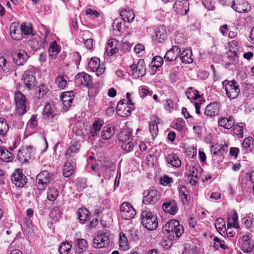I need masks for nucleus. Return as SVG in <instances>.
Wrapping results in <instances>:
<instances>
[{"label": "nucleus", "instance_id": "obj_1", "mask_svg": "<svg viewBox=\"0 0 254 254\" xmlns=\"http://www.w3.org/2000/svg\"><path fill=\"white\" fill-rule=\"evenodd\" d=\"M164 234L168 235L170 240H176L179 239L184 232V229L180 222L177 220H171L166 223L163 227Z\"/></svg>", "mask_w": 254, "mask_h": 254}, {"label": "nucleus", "instance_id": "obj_2", "mask_svg": "<svg viewBox=\"0 0 254 254\" xmlns=\"http://www.w3.org/2000/svg\"><path fill=\"white\" fill-rule=\"evenodd\" d=\"M142 224L148 230H154L157 228L158 222L156 214L150 210H144L142 211Z\"/></svg>", "mask_w": 254, "mask_h": 254}, {"label": "nucleus", "instance_id": "obj_3", "mask_svg": "<svg viewBox=\"0 0 254 254\" xmlns=\"http://www.w3.org/2000/svg\"><path fill=\"white\" fill-rule=\"evenodd\" d=\"M35 149L31 146L21 148L17 153L18 160L21 163L28 162L35 158Z\"/></svg>", "mask_w": 254, "mask_h": 254}, {"label": "nucleus", "instance_id": "obj_4", "mask_svg": "<svg viewBox=\"0 0 254 254\" xmlns=\"http://www.w3.org/2000/svg\"><path fill=\"white\" fill-rule=\"evenodd\" d=\"M26 98L21 92H16L14 94V101L15 103L17 113L19 115H23L26 113Z\"/></svg>", "mask_w": 254, "mask_h": 254}, {"label": "nucleus", "instance_id": "obj_5", "mask_svg": "<svg viewBox=\"0 0 254 254\" xmlns=\"http://www.w3.org/2000/svg\"><path fill=\"white\" fill-rule=\"evenodd\" d=\"M226 94L230 99L237 98L240 93L238 83L234 80L229 81L225 85Z\"/></svg>", "mask_w": 254, "mask_h": 254}, {"label": "nucleus", "instance_id": "obj_6", "mask_svg": "<svg viewBox=\"0 0 254 254\" xmlns=\"http://www.w3.org/2000/svg\"><path fill=\"white\" fill-rule=\"evenodd\" d=\"M120 210L122 218L126 220L133 218L136 214V211L129 202H125L122 203Z\"/></svg>", "mask_w": 254, "mask_h": 254}, {"label": "nucleus", "instance_id": "obj_7", "mask_svg": "<svg viewBox=\"0 0 254 254\" xmlns=\"http://www.w3.org/2000/svg\"><path fill=\"white\" fill-rule=\"evenodd\" d=\"M130 68L132 71V75L134 78L142 77L146 73V67L143 59L139 60L137 64H132L130 65Z\"/></svg>", "mask_w": 254, "mask_h": 254}, {"label": "nucleus", "instance_id": "obj_8", "mask_svg": "<svg viewBox=\"0 0 254 254\" xmlns=\"http://www.w3.org/2000/svg\"><path fill=\"white\" fill-rule=\"evenodd\" d=\"M144 194L142 203L145 205L154 204L160 198V195L155 190H148Z\"/></svg>", "mask_w": 254, "mask_h": 254}, {"label": "nucleus", "instance_id": "obj_9", "mask_svg": "<svg viewBox=\"0 0 254 254\" xmlns=\"http://www.w3.org/2000/svg\"><path fill=\"white\" fill-rule=\"evenodd\" d=\"M88 66L93 72H95L97 76L102 74L105 70L103 65H100V60L97 57L92 58L89 62Z\"/></svg>", "mask_w": 254, "mask_h": 254}, {"label": "nucleus", "instance_id": "obj_10", "mask_svg": "<svg viewBox=\"0 0 254 254\" xmlns=\"http://www.w3.org/2000/svg\"><path fill=\"white\" fill-rule=\"evenodd\" d=\"M12 182L18 188L23 187L27 182V179L22 173L20 169H17L12 174L11 177Z\"/></svg>", "mask_w": 254, "mask_h": 254}, {"label": "nucleus", "instance_id": "obj_11", "mask_svg": "<svg viewBox=\"0 0 254 254\" xmlns=\"http://www.w3.org/2000/svg\"><path fill=\"white\" fill-rule=\"evenodd\" d=\"M109 243V238L106 233L98 234L93 240V247L96 249L106 247Z\"/></svg>", "mask_w": 254, "mask_h": 254}, {"label": "nucleus", "instance_id": "obj_12", "mask_svg": "<svg viewBox=\"0 0 254 254\" xmlns=\"http://www.w3.org/2000/svg\"><path fill=\"white\" fill-rule=\"evenodd\" d=\"M174 8L179 14L186 15L189 10V2L188 0H177L174 4Z\"/></svg>", "mask_w": 254, "mask_h": 254}, {"label": "nucleus", "instance_id": "obj_13", "mask_svg": "<svg viewBox=\"0 0 254 254\" xmlns=\"http://www.w3.org/2000/svg\"><path fill=\"white\" fill-rule=\"evenodd\" d=\"M231 7L240 13L248 12L251 9V6L245 0H233Z\"/></svg>", "mask_w": 254, "mask_h": 254}, {"label": "nucleus", "instance_id": "obj_14", "mask_svg": "<svg viewBox=\"0 0 254 254\" xmlns=\"http://www.w3.org/2000/svg\"><path fill=\"white\" fill-rule=\"evenodd\" d=\"M22 80L25 87L28 89H31L36 85L35 78L32 71H25L22 75Z\"/></svg>", "mask_w": 254, "mask_h": 254}, {"label": "nucleus", "instance_id": "obj_15", "mask_svg": "<svg viewBox=\"0 0 254 254\" xmlns=\"http://www.w3.org/2000/svg\"><path fill=\"white\" fill-rule=\"evenodd\" d=\"M75 82L77 83H81L82 85L88 87L92 84L91 76L84 72L78 73L75 77Z\"/></svg>", "mask_w": 254, "mask_h": 254}, {"label": "nucleus", "instance_id": "obj_16", "mask_svg": "<svg viewBox=\"0 0 254 254\" xmlns=\"http://www.w3.org/2000/svg\"><path fill=\"white\" fill-rule=\"evenodd\" d=\"M27 54L23 50H19L13 55V60L17 65H23L28 59Z\"/></svg>", "mask_w": 254, "mask_h": 254}, {"label": "nucleus", "instance_id": "obj_17", "mask_svg": "<svg viewBox=\"0 0 254 254\" xmlns=\"http://www.w3.org/2000/svg\"><path fill=\"white\" fill-rule=\"evenodd\" d=\"M155 41L161 43L164 42L167 38V33L166 27L163 25H160L155 30Z\"/></svg>", "mask_w": 254, "mask_h": 254}, {"label": "nucleus", "instance_id": "obj_18", "mask_svg": "<svg viewBox=\"0 0 254 254\" xmlns=\"http://www.w3.org/2000/svg\"><path fill=\"white\" fill-rule=\"evenodd\" d=\"M219 113V106L217 102L211 103L205 108L204 114L209 117L218 115Z\"/></svg>", "mask_w": 254, "mask_h": 254}, {"label": "nucleus", "instance_id": "obj_19", "mask_svg": "<svg viewBox=\"0 0 254 254\" xmlns=\"http://www.w3.org/2000/svg\"><path fill=\"white\" fill-rule=\"evenodd\" d=\"M79 150V147L78 144L71 146L65 152V157L68 161L75 162L77 154Z\"/></svg>", "mask_w": 254, "mask_h": 254}, {"label": "nucleus", "instance_id": "obj_20", "mask_svg": "<svg viewBox=\"0 0 254 254\" xmlns=\"http://www.w3.org/2000/svg\"><path fill=\"white\" fill-rule=\"evenodd\" d=\"M87 243L84 239H77L74 246L75 254H86Z\"/></svg>", "mask_w": 254, "mask_h": 254}, {"label": "nucleus", "instance_id": "obj_21", "mask_svg": "<svg viewBox=\"0 0 254 254\" xmlns=\"http://www.w3.org/2000/svg\"><path fill=\"white\" fill-rule=\"evenodd\" d=\"M181 52V49L176 46H174L172 48L167 51L164 57L165 61L171 62L175 60Z\"/></svg>", "mask_w": 254, "mask_h": 254}, {"label": "nucleus", "instance_id": "obj_22", "mask_svg": "<svg viewBox=\"0 0 254 254\" xmlns=\"http://www.w3.org/2000/svg\"><path fill=\"white\" fill-rule=\"evenodd\" d=\"M19 27V24L17 22H13L11 24L9 28L11 37L14 40L18 41L20 40L22 37L20 30H17Z\"/></svg>", "mask_w": 254, "mask_h": 254}, {"label": "nucleus", "instance_id": "obj_23", "mask_svg": "<svg viewBox=\"0 0 254 254\" xmlns=\"http://www.w3.org/2000/svg\"><path fill=\"white\" fill-rule=\"evenodd\" d=\"M45 39L37 35L29 41V44L32 49L36 51L44 47Z\"/></svg>", "mask_w": 254, "mask_h": 254}, {"label": "nucleus", "instance_id": "obj_24", "mask_svg": "<svg viewBox=\"0 0 254 254\" xmlns=\"http://www.w3.org/2000/svg\"><path fill=\"white\" fill-rule=\"evenodd\" d=\"M50 181V175L48 171H44L39 173L36 178V183L43 187L48 185Z\"/></svg>", "mask_w": 254, "mask_h": 254}, {"label": "nucleus", "instance_id": "obj_25", "mask_svg": "<svg viewBox=\"0 0 254 254\" xmlns=\"http://www.w3.org/2000/svg\"><path fill=\"white\" fill-rule=\"evenodd\" d=\"M162 209L166 213L171 215H175L178 211L177 204L174 201L164 202Z\"/></svg>", "mask_w": 254, "mask_h": 254}, {"label": "nucleus", "instance_id": "obj_26", "mask_svg": "<svg viewBox=\"0 0 254 254\" xmlns=\"http://www.w3.org/2000/svg\"><path fill=\"white\" fill-rule=\"evenodd\" d=\"M117 43L115 39H111L108 41L106 48V53L108 56H112L118 52Z\"/></svg>", "mask_w": 254, "mask_h": 254}, {"label": "nucleus", "instance_id": "obj_27", "mask_svg": "<svg viewBox=\"0 0 254 254\" xmlns=\"http://www.w3.org/2000/svg\"><path fill=\"white\" fill-rule=\"evenodd\" d=\"M179 193L184 205H188L190 200L189 192L186 187L182 186L179 189Z\"/></svg>", "mask_w": 254, "mask_h": 254}, {"label": "nucleus", "instance_id": "obj_28", "mask_svg": "<svg viewBox=\"0 0 254 254\" xmlns=\"http://www.w3.org/2000/svg\"><path fill=\"white\" fill-rule=\"evenodd\" d=\"M218 122L220 126L226 129H230L234 124V119L232 116H229V118L221 117Z\"/></svg>", "mask_w": 254, "mask_h": 254}, {"label": "nucleus", "instance_id": "obj_29", "mask_svg": "<svg viewBox=\"0 0 254 254\" xmlns=\"http://www.w3.org/2000/svg\"><path fill=\"white\" fill-rule=\"evenodd\" d=\"M75 162L66 160L64 167L63 175L65 177H70L74 172Z\"/></svg>", "mask_w": 254, "mask_h": 254}, {"label": "nucleus", "instance_id": "obj_30", "mask_svg": "<svg viewBox=\"0 0 254 254\" xmlns=\"http://www.w3.org/2000/svg\"><path fill=\"white\" fill-rule=\"evenodd\" d=\"M14 158L13 153L9 152L4 147H0V159L6 162H9L12 160Z\"/></svg>", "mask_w": 254, "mask_h": 254}, {"label": "nucleus", "instance_id": "obj_31", "mask_svg": "<svg viewBox=\"0 0 254 254\" xmlns=\"http://www.w3.org/2000/svg\"><path fill=\"white\" fill-rule=\"evenodd\" d=\"M191 51L189 49H186L179 54L182 62L185 64H190L192 63L193 60L191 58Z\"/></svg>", "mask_w": 254, "mask_h": 254}, {"label": "nucleus", "instance_id": "obj_32", "mask_svg": "<svg viewBox=\"0 0 254 254\" xmlns=\"http://www.w3.org/2000/svg\"><path fill=\"white\" fill-rule=\"evenodd\" d=\"M114 127L112 126H105L101 131V136L105 140H108L111 138L114 134Z\"/></svg>", "mask_w": 254, "mask_h": 254}, {"label": "nucleus", "instance_id": "obj_33", "mask_svg": "<svg viewBox=\"0 0 254 254\" xmlns=\"http://www.w3.org/2000/svg\"><path fill=\"white\" fill-rule=\"evenodd\" d=\"M167 162L172 166L175 167H179L181 165V161L178 156L174 154L171 153L169 154L166 158Z\"/></svg>", "mask_w": 254, "mask_h": 254}, {"label": "nucleus", "instance_id": "obj_34", "mask_svg": "<svg viewBox=\"0 0 254 254\" xmlns=\"http://www.w3.org/2000/svg\"><path fill=\"white\" fill-rule=\"evenodd\" d=\"M102 127V124L101 123V121H95L93 123L92 126L91 127L90 131L89 132V134L92 137L97 136L98 134H99V133L101 130Z\"/></svg>", "mask_w": 254, "mask_h": 254}, {"label": "nucleus", "instance_id": "obj_35", "mask_svg": "<svg viewBox=\"0 0 254 254\" xmlns=\"http://www.w3.org/2000/svg\"><path fill=\"white\" fill-rule=\"evenodd\" d=\"M238 215L236 211H234L228 217V224L227 226L229 227H234L235 228H238L239 225L238 223Z\"/></svg>", "mask_w": 254, "mask_h": 254}, {"label": "nucleus", "instance_id": "obj_36", "mask_svg": "<svg viewBox=\"0 0 254 254\" xmlns=\"http://www.w3.org/2000/svg\"><path fill=\"white\" fill-rule=\"evenodd\" d=\"M126 106H121L119 107V105H117V114L121 117H127L129 116L131 111L133 110V107L127 106V112H125V108Z\"/></svg>", "mask_w": 254, "mask_h": 254}, {"label": "nucleus", "instance_id": "obj_37", "mask_svg": "<svg viewBox=\"0 0 254 254\" xmlns=\"http://www.w3.org/2000/svg\"><path fill=\"white\" fill-rule=\"evenodd\" d=\"M119 246L121 249L123 251L127 250L129 249L127 238L123 233H120Z\"/></svg>", "mask_w": 254, "mask_h": 254}, {"label": "nucleus", "instance_id": "obj_38", "mask_svg": "<svg viewBox=\"0 0 254 254\" xmlns=\"http://www.w3.org/2000/svg\"><path fill=\"white\" fill-rule=\"evenodd\" d=\"M163 63V59L160 56H155L153 57L152 60L151 64H152V72L151 73V74L153 75L155 74L156 70L154 69V67L156 68H158L160 67Z\"/></svg>", "mask_w": 254, "mask_h": 254}, {"label": "nucleus", "instance_id": "obj_39", "mask_svg": "<svg viewBox=\"0 0 254 254\" xmlns=\"http://www.w3.org/2000/svg\"><path fill=\"white\" fill-rule=\"evenodd\" d=\"M60 52L59 48L56 41L50 44L49 49V56L53 59H55Z\"/></svg>", "mask_w": 254, "mask_h": 254}, {"label": "nucleus", "instance_id": "obj_40", "mask_svg": "<svg viewBox=\"0 0 254 254\" xmlns=\"http://www.w3.org/2000/svg\"><path fill=\"white\" fill-rule=\"evenodd\" d=\"M121 16L122 17V19L124 21H127V22H130L134 18V14L132 10H122L121 12Z\"/></svg>", "mask_w": 254, "mask_h": 254}, {"label": "nucleus", "instance_id": "obj_41", "mask_svg": "<svg viewBox=\"0 0 254 254\" xmlns=\"http://www.w3.org/2000/svg\"><path fill=\"white\" fill-rule=\"evenodd\" d=\"M59 191L58 189L53 187L50 188L47 191V198L51 201H54L59 195Z\"/></svg>", "mask_w": 254, "mask_h": 254}, {"label": "nucleus", "instance_id": "obj_42", "mask_svg": "<svg viewBox=\"0 0 254 254\" xmlns=\"http://www.w3.org/2000/svg\"><path fill=\"white\" fill-rule=\"evenodd\" d=\"M84 127V124L81 121L76 122L73 127L72 130L77 135H81L84 134L82 130Z\"/></svg>", "mask_w": 254, "mask_h": 254}, {"label": "nucleus", "instance_id": "obj_43", "mask_svg": "<svg viewBox=\"0 0 254 254\" xmlns=\"http://www.w3.org/2000/svg\"><path fill=\"white\" fill-rule=\"evenodd\" d=\"M8 130V126L6 120L0 118V137H3Z\"/></svg>", "mask_w": 254, "mask_h": 254}, {"label": "nucleus", "instance_id": "obj_44", "mask_svg": "<svg viewBox=\"0 0 254 254\" xmlns=\"http://www.w3.org/2000/svg\"><path fill=\"white\" fill-rule=\"evenodd\" d=\"M71 245L67 242H64L61 244L59 248V251L60 254H67L71 251Z\"/></svg>", "mask_w": 254, "mask_h": 254}, {"label": "nucleus", "instance_id": "obj_45", "mask_svg": "<svg viewBox=\"0 0 254 254\" xmlns=\"http://www.w3.org/2000/svg\"><path fill=\"white\" fill-rule=\"evenodd\" d=\"M131 134L132 132L129 130H123L118 135L119 140L121 142H126L130 138Z\"/></svg>", "mask_w": 254, "mask_h": 254}, {"label": "nucleus", "instance_id": "obj_46", "mask_svg": "<svg viewBox=\"0 0 254 254\" xmlns=\"http://www.w3.org/2000/svg\"><path fill=\"white\" fill-rule=\"evenodd\" d=\"M89 212L86 209L80 208L78 210V219L81 223H83L89 217Z\"/></svg>", "mask_w": 254, "mask_h": 254}, {"label": "nucleus", "instance_id": "obj_47", "mask_svg": "<svg viewBox=\"0 0 254 254\" xmlns=\"http://www.w3.org/2000/svg\"><path fill=\"white\" fill-rule=\"evenodd\" d=\"M43 115L48 118H54L56 114L54 113L53 108L50 104L45 105Z\"/></svg>", "mask_w": 254, "mask_h": 254}, {"label": "nucleus", "instance_id": "obj_48", "mask_svg": "<svg viewBox=\"0 0 254 254\" xmlns=\"http://www.w3.org/2000/svg\"><path fill=\"white\" fill-rule=\"evenodd\" d=\"M48 91L49 90L45 84H42L39 86V89L37 93L36 94V96L38 99H42Z\"/></svg>", "mask_w": 254, "mask_h": 254}, {"label": "nucleus", "instance_id": "obj_49", "mask_svg": "<svg viewBox=\"0 0 254 254\" xmlns=\"http://www.w3.org/2000/svg\"><path fill=\"white\" fill-rule=\"evenodd\" d=\"M149 131L152 136L154 138L157 135L158 132V126L156 121H152L149 124Z\"/></svg>", "mask_w": 254, "mask_h": 254}, {"label": "nucleus", "instance_id": "obj_50", "mask_svg": "<svg viewBox=\"0 0 254 254\" xmlns=\"http://www.w3.org/2000/svg\"><path fill=\"white\" fill-rule=\"evenodd\" d=\"M0 68H1L4 72H8L10 69V66L7 60L1 55H0Z\"/></svg>", "mask_w": 254, "mask_h": 254}, {"label": "nucleus", "instance_id": "obj_51", "mask_svg": "<svg viewBox=\"0 0 254 254\" xmlns=\"http://www.w3.org/2000/svg\"><path fill=\"white\" fill-rule=\"evenodd\" d=\"M233 134L236 135L238 138L243 137V128L239 125L233 126Z\"/></svg>", "mask_w": 254, "mask_h": 254}, {"label": "nucleus", "instance_id": "obj_52", "mask_svg": "<svg viewBox=\"0 0 254 254\" xmlns=\"http://www.w3.org/2000/svg\"><path fill=\"white\" fill-rule=\"evenodd\" d=\"M215 226L217 230L220 233L223 229H225V223L224 220L221 218H218L215 220Z\"/></svg>", "mask_w": 254, "mask_h": 254}, {"label": "nucleus", "instance_id": "obj_53", "mask_svg": "<svg viewBox=\"0 0 254 254\" xmlns=\"http://www.w3.org/2000/svg\"><path fill=\"white\" fill-rule=\"evenodd\" d=\"M56 82L58 86L61 89H64L66 85V80L64 76L59 75L56 78Z\"/></svg>", "mask_w": 254, "mask_h": 254}, {"label": "nucleus", "instance_id": "obj_54", "mask_svg": "<svg viewBox=\"0 0 254 254\" xmlns=\"http://www.w3.org/2000/svg\"><path fill=\"white\" fill-rule=\"evenodd\" d=\"M254 248V245L252 243L245 242L243 243L242 245V250L245 253L251 252Z\"/></svg>", "mask_w": 254, "mask_h": 254}, {"label": "nucleus", "instance_id": "obj_55", "mask_svg": "<svg viewBox=\"0 0 254 254\" xmlns=\"http://www.w3.org/2000/svg\"><path fill=\"white\" fill-rule=\"evenodd\" d=\"M139 92L140 96L142 98H144L147 95L151 96L152 94V91H150L147 88H145L144 86H140L139 88Z\"/></svg>", "mask_w": 254, "mask_h": 254}, {"label": "nucleus", "instance_id": "obj_56", "mask_svg": "<svg viewBox=\"0 0 254 254\" xmlns=\"http://www.w3.org/2000/svg\"><path fill=\"white\" fill-rule=\"evenodd\" d=\"M20 31L22 34L25 35H28L31 34L32 32V28L28 26H26L24 24H21L20 26Z\"/></svg>", "mask_w": 254, "mask_h": 254}, {"label": "nucleus", "instance_id": "obj_57", "mask_svg": "<svg viewBox=\"0 0 254 254\" xmlns=\"http://www.w3.org/2000/svg\"><path fill=\"white\" fill-rule=\"evenodd\" d=\"M160 183L163 186H167L172 183L173 179L172 178L168 177V176L164 175L163 177L160 178Z\"/></svg>", "mask_w": 254, "mask_h": 254}, {"label": "nucleus", "instance_id": "obj_58", "mask_svg": "<svg viewBox=\"0 0 254 254\" xmlns=\"http://www.w3.org/2000/svg\"><path fill=\"white\" fill-rule=\"evenodd\" d=\"M122 147L123 149H124L127 152H129L133 150L134 148V144L132 142L129 141L127 143H125L123 144Z\"/></svg>", "mask_w": 254, "mask_h": 254}, {"label": "nucleus", "instance_id": "obj_59", "mask_svg": "<svg viewBox=\"0 0 254 254\" xmlns=\"http://www.w3.org/2000/svg\"><path fill=\"white\" fill-rule=\"evenodd\" d=\"M122 23L120 19H116L113 23V28L114 29H117L119 32H121L122 29Z\"/></svg>", "mask_w": 254, "mask_h": 254}, {"label": "nucleus", "instance_id": "obj_60", "mask_svg": "<svg viewBox=\"0 0 254 254\" xmlns=\"http://www.w3.org/2000/svg\"><path fill=\"white\" fill-rule=\"evenodd\" d=\"M37 121L36 116L32 115L27 123V126H29L32 128H34L37 126Z\"/></svg>", "mask_w": 254, "mask_h": 254}, {"label": "nucleus", "instance_id": "obj_61", "mask_svg": "<svg viewBox=\"0 0 254 254\" xmlns=\"http://www.w3.org/2000/svg\"><path fill=\"white\" fill-rule=\"evenodd\" d=\"M186 94L187 95V98L189 99H192L194 100H196L199 97V94L198 91L194 90L193 91V96L191 97V93L190 91H187Z\"/></svg>", "mask_w": 254, "mask_h": 254}, {"label": "nucleus", "instance_id": "obj_62", "mask_svg": "<svg viewBox=\"0 0 254 254\" xmlns=\"http://www.w3.org/2000/svg\"><path fill=\"white\" fill-rule=\"evenodd\" d=\"M174 105V102L173 100L170 99H166V102L164 104L165 109L166 110L170 111L171 109H173Z\"/></svg>", "mask_w": 254, "mask_h": 254}, {"label": "nucleus", "instance_id": "obj_63", "mask_svg": "<svg viewBox=\"0 0 254 254\" xmlns=\"http://www.w3.org/2000/svg\"><path fill=\"white\" fill-rule=\"evenodd\" d=\"M239 149L237 147H231L230 150V154L232 156H234L236 159L238 157Z\"/></svg>", "mask_w": 254, "mask_h": 254}, {"label": "nucleus", "instance_id": "obj_64", "mask_svg": "<svg viewBox=\"0 0 254 254\" xmlns=\"http://www.w3.org/2000/svg\"><path fill=\"white\" fill-rule=\"evenodd\" d=\"M253 139L252 137L246 138L243 142V145L246 148H248L250 147Z\"/></svg>", "mask_w": 254, "mask_h": 254}]
</instances>
